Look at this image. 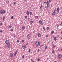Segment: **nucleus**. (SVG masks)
Wrapping results in <instances>:
<instances>
[{"instance_id": "nucleus-1", "label": "nucleus", "mask_w": 62, "mask_h": 62, "mask_svg": "<svg viewBox=\"0 0 62 62\" xmlns=\"http://www.w3.org/2000/svg\"><path fill=\"white\" fill-rule=\"evenodd\" d=\"M35 44L36 46H40V43H39V42L38 41H36L35 42Z\"/></svg>"}, {"instance_id": "nucleus-2", "label": "nucleus", "mask_w": 62, "mask_h": 62, "mask_svg": "<svg viewBox=\"0 0 62 62\" xmlns=\"http://www.w3.org/2000/svg\"><path fill=\"white\" fill-rule=\"evenodd\" d=\"M58 56L59 58H62V55L61 54H59L58 55Z\"/></svg>"}, {"instance_id": "nucleus-3", "label": "nucleus", "mask_w": 62, "mask_h": 62, "mask_svg": "<svg viewBox=\"0 0 62 62\" xmlns=\"http://www.w3.org/2000/svg\"><path fill=\"white\" fill-rule=\"evenodd\" d=\"M9 41L8 40H6L5 41V43L6 44H8L9 43Z\"/></svg>"}, {"instance_id": "nucleus-4", "label": "nucleus", "mask_w": 62, "mask_h": 62, "mask_svg": "<svg viewBox=\"0 0 62 62\" xmlns=\"http://www.w3.org/2000/svg\"><path fill=\"white\" fill-rule=\"evenodd\" d=\"M7 44V46L8 48H9V47H10V43H8Z\"/></svg>"}, {"instance_id": "nucleus-5", "label": "nucleus", "mask_w": 62, "mask_h": 62, "mask_svg": "<svg viewBox=\"0 0 62 62\" xmlns=\"http://www.w3.org/2000/svg\"><path fill=\"white\" fill-rule=\"evenodd\" d=\"M26 14L27 15H28L29 14V11L28 10H27Z\"/></svg>"}, {"instance_id": "nucleus-6", "label": "nucleus", "mask_w": 62, "mask_h": 62, "mask_svg": "<svg viewBox=\"0 0 62 62\" xmlns=\"http://www.w3.org/2000/svg\"><path fill=\"white\" fill-rule=\"evenodd\" d=\"M9 55L10 57H11L12 56H13V54L12 53H10L9 54Z\"/></svg>"}, {"instance_id": "nucleus-7", "label": "nucleus", "mask_w": 62, "mask_h": 62, "mask_svg": "<svg viewBox=\"0 0 62 62\" xmlns=\"http://www.w3.org/2000/svg\"><path fill=\"white\" fill-rule=\"evenodd\" d=\"M22 48L23 49H25V48H26V46L24 45V46H22Z\"/></svg>"}, {"instance_id": "nucleus-8", "label": "nucleus", "mask_w": 62, "mask_h": 62, "mask_svg": "<svg viewBox=\"0 0 62 62\" xmlns=\"http://www.w3.org/2000/svg\"><path fill=\"white\" fill-rule=\"evenodd\" d=\"M46 4L48 7H49V1H47Z\"/></svg>"}, {"instance_id": "nucleus-9", "label": "nucleus", "mask_w": 62, "mask_h": 62, "mask_svg": "<svg viewBox=\"0 0 62 62\" xmlns=\"http://www.w3.org/2000/svg\"><path fill=\"white\" fill-rule=\"evenodd\" d=\"M59 8H57V12L59 13Z\"/></svg>"}, {"instance_id": "nucleus-10", "label": "nucleus", "mask_w": 62, "mask_h": 62, "mask_svg": "<svg viewBox=\"0 0 62 62\" xmlns=\"http://www.w3.org/2000/svg\"><path fill=\"white\" fill-rule=\"evenodd\" d=\"M55 14V12H53L52 14V15L53 16H54Z\"/></svg>"}, {"instance_id": "nucleus-11", "label": "nucleus", "mask_w": 62, "mask_h": 62, "mask_svg": "<svg viewBox=\"0 0 62 62\" xmlns=\"http://www.w3.org/2000/svg\"><path fill=\"white\" fill-rule=\"evenodd\" d=\"M0 13L1 14H3V11L2 10H1L0 11Z\"/></svg>"}, {"instance_id": "nucleus-12", "label": "nucleus", "mask_w": 62, "mask_h": 62, "mask_svg": "<svg viewBox=\"0 0 62 62\" xmlns=\"http://www.w3.org/2000/svg\"><path fill=\"white\" fill-rule=\"evenodd\" d=\"M3 11V13L4 14V13H6V11H5V10H3V11Z\"/></svg>"}, {"instance_id": "nucleus-13", "label": "nucleus", "mask_w": 62, "mask_h": 62, "mask_svg": "<svg viewBox=\"0 0 62 62\" xmlns=\"http://www.w3.org/2000/svg\"><path fill=\"white\" fill-rule=\"evenodd\" d=\"M41 36V35L40 33L38 34V37H40V36Z\"/></svg>"}, {"instance_id": "nucleus-14", "label": "nucleus", "mask_w": 62, "mask_h": 62, "mask_svg": "<svg viewBox=\"0 0 62 62\" xmlns=\"http://www.w3.org/2000/svg\"><path fill=\"white\" fill-rule=\"evenodd\" d=\"M54 39L55 41H56V38L55 37H54Z\"/></svg>"}, {"instance_id": "nucleus-15", "label": "nucleus", "mask_w": 62, "mask_h": 62, "mask_svg": "<svg viewBox=\"0 0 62 62\" xmlns=\"http://www.w3.org/2000/svg\"><path fill=\"white\" fill-rule=\"evenodd\" d=\"M48 7H49V6H47V7L45 6V8H46V9H48Z\"/></svg>"}, {"instance_id": "nucleus-16", "label": "nucleus", "mask_w": 62, "mask_h": 62, "mask_svg": "<svg viewBox=\"0 0 62 62\" xmlns=\"http://www.w3.org/2000/svg\"><path fill=\"white\" fill-rule=\"evenodd\" d=\"M34 23V22L33 21H31L30 22V23L31 24H32V23Z\"/></svg>"}, {"instance_id": "nucleus-17", "label": "nucleus", "mask_w": 62, "mask_h": 62, "mask_svg": "<svg viewBox=\"0 0 62 62\" xmlns=\"http://www.w3.org/2000/svg\"><path fill=\"white\" fill-rule=\"evenodd\" d=\"M33 13V12H30V13H29L30 14V15H31V14H32V13Z\"/></svg>"}, {"instance_id": "nucleus-18", "label": "nucleus", "mask_w": 62, "mask_h": 62, "mask_svg": "<svg viewBox=\"0 0 62 62\" xmlns=\"http://www.w3.org/2000/svg\"><path fill=\"white\" fill-rule=\"evenodd\" d=\"M28 39H31V37L29 36L28 37Z\"/></svg>"}, {"instance_id": "nucleus-19", "label": "nucleus", "mask_w": 62, "mask_h": 62, "mask_svg": "<svg viewBox=\"0 0 62 62\" xmlns=\"http://www.w3.org/2000/svg\"><path fill=\"white\" fill-rule=\"evenodd\" d=\"M53 33H54V31L51 32V34H53Z\"/></svg>"}, {"instance_id": "nucleus-20", "label": "nucleus", "mask_w": 62, "mask_h": 62, "mask_svg": "<svg viewBox=\"0 0 62 62\" xmlns=\"http://www.w3.org/2000/svg\"><path fill=\"white\" fill-rule=\"evenodd\" d=\"M31 50V49H30V48H29V51H28V52L29 53H30Z\"/></svg>"}, {"instance_id": "nucleus-21", "label": "nucleus", "mask_w": 62, "mask_h": 62, "mask_svg": "<svg viewBox=\"0 0 62 62\" xmlns=\"http://www.w3.org/2000/svg\"><path fill=\"white\" fill-rule=\"evenodd\" d=\"M25 28V27H24V26H23L22 27V29H23V30H24Z\"/></svg>"}, {"instance_id": "nucleus-22", "label": "nucleus", "mask_w": 62, "mask_h": 62, "mask_svg": "<svg viewBox=\"0 0 62 62\" xmlns=\"http://www.w3.org/2000/svg\"><path fill=\"white\" fill-rule=\"evenodd\" d=\"M43 29L44 30H46V29L45 28V27H43Z\"/></svg>"}, {"instance_id": "nucleus-23", "label": "nucleus", "mask_w": 62, "mask_h": 62, "mask_svg": "<svg viewBox=\"0 0 62 62\" xmlns=\"http://www.w3.org/2000/svg\"><path fill=\"white\" fill-rule=\"evenodd\" d=\"M54 49L53 50L52 52V53H53V54H54Z\"/></svg>"}, {"instance_id": "nucleus-24", "label": "nucleus", "mask_w": 62, "mask_h": 62, "mask_svg": "<svg viewBox=\"0 0 62 62\" xmlns=\"http://www.w3.org/2000/svg\"><path fill=\"white\" fill-rule=\"evenodd\" d=\"M10 30L11 31H13V29H11Z\"/></svg>"}, {"instance_id": "nucleus-25", "label": "nucleus", "mask_w": 62, "mask_h": 62, "mask_svg": "<svg viewBox=\"0 0 62 62\" xmlns=\"http://www.w3.org/2000/svg\"><path fill=\"white\" fill-rule=\"evenodd\" d=\"M42 23V22L41 21H40L39 22V23L40 24L41 23Z\"/></svg>"}, {"instance_id": "nucleus-26", "label": "nucleus", "mask_w": 62, "mask_h": 62, "mask_svg": "<svg viewBox=\"0 0 62 62\" xmlns=\"http://www.w3.org/2000/svg\"><path fill=\"white\" fill-rule=\"evenodd\" d=\"M35 18H36V19H38V16H35Z\"/></svg>"}, {"instance_id": "nucleus-27", "label": "nucleus", "mask_w": 62, "mask_h": 62, "mask_svg": "<svg viewBox=\"0 0 62 62\" xmlns=\"http://www.w3.org/2000/svg\"><path fill=\"white\" fill-rule=\"evenodd\" d=\"M56 11V9L55 8L54 10V12H55V11Z\"/></svg>"}, {"instance_id": "nucleus-28", "label": "nucleus", "mask_w": 62, "mask_h": 62, "mask_svg": "<svg viewBox=\"0 0 62 62\" xmlns=\"http://www.w3.org/2000/svg\"><path fill=\"white\" fill-rule=\"evenodd\" d=\"M16 54H17V53H16V52H15L14 54V55L15 56H16Z\"/></svg>"}, {"instance_id": "nucleus-29", "label": "nucleus", "mask_w": 62, "mask_h": 62, "mask_svg": "<svg viewBox=\"0 0 62 62\" xmlns=\"http://www.w3.org/2000/svg\"><path fill=\"white\" fill-rule=\"evenodd\" d=\"M19 41H20V40L19 39L17 40V42H19Z\"/></svg>"}, {"instance_id": "nucleus-30", "label": "nucleus", "mask_w": 62, "mask_h": 62, "mask_svg": "<svg viewBox=\"0 0 62 62\" xmlns=\"http://www.w3.org/2000/svg\"><path fill=\"white\" fill-rule=\"evenodd\" d=\"M5 17L4 16L2 18L3 20H4L5 19Z\"/></svg>"}, {"instance_id": "nucleus-31", "label": "nucleus", "mask_w": 62, "mask_h": 62, "mask_svg": "<svg viewBox=\"0 0 62 62\" xmlns=\"http://www.w3.org/2000/svg\"><path fill=\"white\" fill-rule=\"evenodd\" d=\"M55 46L53 45V47H52L53 48H55Z\"/></svg>"}, {"instance_id": "nucleus-32", "label": "nucleus", "mask_w": 62, "mask_h": 62, "mask_svg": "<svg viewBox=\"0 0 62 62\" xmlns=\"http://www.w3.org/2000/svg\"><path fill=\"white\" fill-rule=\"evenodd\" d=\"M12 27V26L11 25H10L9 26V28H11Z\"/></svg>"}, {"instance_id": "nucleus-33", "label": "nucleus", "mask_w": 62, "mask_h": 62, "mask_svg": "<svg viewBox=\"0 0 62 62\" xmlns=\"http://www.w3.org/2000/svg\"><path fill=\"white\" fill-rule=\"evenodd\" d=\"M29 36H30V34H28L27 35V37H29Z\"/></svg>"}, {"instance_id": "nucleus-34", "label": "nucleus", "mask_w": 62, "mask_h": 62, "mask_svg": "<svg viewBox=\"0 0 62 62\" xmlns=\"http://www.w3.org/2000/svg\"><path fill=\"white\" fill-rule=\"evenodd\" d=\"M22 57L23 58H24V55H23L22 56Z\"/></svg>"}, {"instance_id": "nucleus-35", "label": "nucleus", "mask_w": 62, "mask_h": 62, "mask_svg": "<svg viewBox=\"0 0 62 62\" xmlns=\"http://www.w3.org/2000/svg\"><path fill=\"white\" fill-rule=\"evenodd\" d=\"M40 8H42V5H41L40 7Z\"/></svg>"}, {"instance_id": "nucleus-36", "label": "nucleus", "mask_w": 62, "mask_h": 62, "mask_svg": "<svg viewBox=\"0 0 62 62\" xmlns=\"http://www.w3.org/2000/svg\"><path fill=\"white\" fill-rule=\"evenodd\" d=\"M26 45H28V42H27L26 44Z\"/></svg>"}, {"instance_id": "nucleus-37", "label": "nucleus", "mask_w": 62, "mask_h": 62, "mask_svg": "<svg viewBox=\"0 0 62 62\" xmlns=\"http://www.w3.org/2000/svg\"><path fill=\"white\" fill-rule=\"evenodd\" d=\"M27 17H28L27 16H25V18L26 19L27 18Z\"/></svg>"}, {"instance_id": "nucleus-38", "label": "nucleus", "mask_w": 62, "mask_h": 62, "mask_svg": "<svg viewBox=\"0 0 62 62\" xmlns=\"http://www.w3.org/2000/svg\"><path fill=\"white\" fill-rule=\"evenodd\" d=\"M46 29L47 30H48V29H49V27H47L46 28Z\"/></svg>"}, {"instance_id": "nucleus-39", "label": "nucleus", "mask_w": 62, "mask_h": 62, "mask_svg": "<svg viewBox=\"0 0 62 62\" xmlns=\"http://www.w3.org/2000/svg\"><path fill=\"white\" fill-rule=\"evenodd\" d=\"M11 19H13V16H12L11 17Z\"/></svg>"}, {"instance_id": "nucleus-40", "label": "nucleus", "mask_w": 62, "mask_h": 62, "mask_svg": "<svg viewBox=\"0 0 62 62\" xmlns=\"http://www.w3.org/2000/svg\"><path fill=\"white\" fill-rule=\"evenodd\" d=\"M39 60H40V59H39V58L38 59H37V60L38 61H39Z\"/></svg>"}, {"instance_id": "nucleus-41", "label": "nucleus", "mask_w": 62, "mask_h": 62, "mask_svg": "<svg viewBox=\"0 0 62 62\" xmlns=\"http://www.w3.org/2000/svg\"><path fill=\"white\" fill-rule=\"evenodd\" d=\"M24 40H23L22 41V42H24Z\"/></svg>"}, {"instance_id": "nucleus-42", "label": "nucleus", "mask_w": 62, "mask_h": 62, "mask_svg": "<svg viewBox=\"0 0 62 62\" xmlns=\"http://www.w3.org/2000/svg\"><path fill=\"white\" fill-rule=\"evenodd\" d=\"M45 49H47V47L46 46H45Z\"/></svg>"}, {"instance_id": "nucleus-43", "label": "nucleus", "mask_w": 62, "mask_h": 62, "mask_svg": "<svg viewBox=\"0 0 62 62\" xmlns=\"http://www.w3.org/2000/svg\"><path fill=\"white\" fill-rule=\"evenodd\" d=\"M43 23H41V25H43Z\"/></svg>"}, {"instance_id": "nucleus-44", "label": "nucleus", "mask_w": 62, "mask_h": 62, "mask_svg": "<svg viewBox=\"0 0 62 62\" xmlns=\"http://www.w3.org/2000/svg\"><path fill=\"white\" fill-rule=\"evenodd\" d=\"M18 52V50H17L16 51V52L15 53H17V52Z\"/></svg>"}, {"instance_id": "nucleus-45", "label": "nucleus", "mask_w": 62, "mask_h": 62, "mask_svg": "<svg viewBox=\"0 0 62 62\" xmlns=\"http://www.w3.org/2000/svg\"><path fill=\"white\" fill-rule=\"evenodd\" d=\"M2 23H0V25H2Z\"/></svg>"}, {"instance_id": "nucleus-46", "label": "nucleus", "mask_w": 62, "mask_h": 62, "mask_svg": "<svg viewBox=\"0 0 62 62\" xmlns=\"http://www.w3.org/2000/svg\"><path fill=\"white\" fill-rule=\"evenodd\" d=\"M59 24H57V27H59Z\"/></svg>"}, {"instance_id": "nucleus-47", "label": "nucleus", "mask_w": 62, "mask_h": 62, "mask_svg": "<svg viewBox=\"0 0 62 62\" xmlns=\"http://www.w3.org/2000/svg\"><path fill=\"white\" fill-rule=\"evenodd\" d=\"M58 37H57V38H59V35L58 34L57 35Z\"/></svg>"}, {"instance_id": "nucleus-48", "label": "nucleus", "mask_w": 62, "mask_h": 62, "mask_svg": "<svg viewBox=\"0 0 62 62\" xmlns=\"http://www.w3.org/2000/svg\"><path fill=\"white\" fill-rule=\"evenodd\" d=\"M0 32L1 33L2 32V31H0Z\"/></svg>"}, {"instance_id": "nucleus-49", "label": "nucleus", "mask_w": 62, "mask_h": 62, "mask_svg": "<svg viewBox=\"0 0 62 62\" xmlns=\"http://www.w3.org/2000/svg\"><path fill=\"white\" fill-rule=\"evenodd\" d=\"M16 4V3L15 2L14 3V5H15Z\"/></svg>"}, {"instance_id": "nucleus-50", "label": "nucleus", "mask_w": 62, "mask_h": 62, "mask_svg": "<svg viewBox=\"0 0 62 62\" xmlns=\"http://www.w3.org/2000/svg\"><path fill=\"white\" fill-rule=\"evenodd\" d=\"M29 19H30V18H29V17H28V20H29Z\"/></svg>"}, {"instance_id": "nucleus-51", "label": "nucleus", "mask_w": 62, "mask_h": 62, "mask_svg": "<svg viewBox=\"0 0 62 62\" xmlns=\"http://www.w3.org/2000/svg\"><path fill=\"white\" fill-rule=\"evenodd\" d=\"M31 62H32V61H33V59H31Z\"/></svg>"}, {"instance_id": "nucleus-52", "label": "nucleus", "mask_w": 62, "mask_h": 62, "mask_svg": "<svg viewBox=\"0 0 62 62\" xmlns=\"http://www.w3.org/2000/svg\"><path fill=\"white\" fill-rule=\"evenodd\" d=\"M51 1H52V0H49V2H51Z\"/></svg>"}, {"instance_id": "nucleus-53", "label": "nucleus", "mask_w": 62, "mask_h": 62, "mask_svg": "<svg viewBox=\"0 0 62 62\" xmlns=\"http://www.w3.org/2000/svg\"><path fill=\"white\" fill-rule=\"evenodd\" d=\"M38 52H39V49H38Z\"/></svg>"}, {"instance_id": "nucleus-54", "label": "nucleus", "mask_w": 62, "mask_h": 62, "mask_svg": "<svg viewBox=\"0 0 62 62\" xmlns=\"http://www.w3.org/2000/svg\"><path fill=\"white\" fill-rule=\"evenodd\" d=\"M43 46V45H41V47H42V46Z\"/></svg>"}, {"instance_id": "nucleus-55", "label": "nucleus", "mask_w": 62, "mask_h": 62, "mask_svg": "<svg viewBox=\"0 0 62 62\" xmlns=\"http://www.w3.org/2000/svg\"><path fill=\"white\" fill-rule=\"evenodd\" d=\"M46 38H48V35H46Z\"/></svg>"}, {"instance_id": "nucleus-56", "label": "nucleus", "mask_w": 62, "mask_h": 62, "mask_svg": "<svg viewBox=\"0 0 62 62\" xmlns=\"http://www.w3.org/2000/svg\"><path fill=\"white\" fill-rule=\"evenodd\" d=\"M47 60H49V58H47Z\"/></svg>"}, {"instance_id": "nucleus-57", "label": "nucleus", "mask_w": 62, "mask_h": 62, "mask_svg": "<svg viewBox=\"0 0 62 62\" xmlns=\"http://www.w3.org/2000/svg\"><path fill=\"white\" fill-rule=\"evenodd\" d=\"M54 43V42H53L52 44V45H53V43Z\"/></svg>"}, {"instance_id": "nucleus-58", "label": "nucleus", "mask_w": 62, "mask_h": 62, "mask_svg": "<svg viewBox=\"0 0 62 62\" xmlns=\"http://www.w3.org/2000/svg\"><path fill=\"white\" fill-rule=\"evenodd\" d=\"M16 37V36H15H15H14V37L15 38Z\"/></svg>"}, {"instance_id": "nucleus-59", "label": "nucleus", "mask_w": 62, "mask_h": 62, "mask_svg": "<svg viewBox=\"0 0 62 62\" xmlns=\"http://www.w3.org/2000/svg\"><path fill=\"white\" fill-rule=\"evenodd\" d=\"M8 4H9V2L8 1Z\"/></svg>"}, {"instance_id": "nucleus-60", "label": "nucleus", "mask_w": 62, "mask_h": 62, "mask_svg": "<svg viewBox=\"0 0 62 62\" xmlns=\"http://www.w3.org/2000/svg\"><path fill=\"white\" fill-rule=\"evenodd\" d=\"M31 62H34V61H32Z\"/></svg>"}, {"instance_id": "nucleus-61", "label": "nucleus", "mask_w": 62, "mask_h": 62, "mask_svg": "<svg viewBox=\"0 0 62 62\" xmlns=\"http://www.w3.org/2000/svg\"><path fill=\"white\" fill-rule=\"evenodd\" d=\"M59 51V49H58V51Z\"/></svg>"}, {"instance_id": "nucleus-62", "label": "nucleus", "mask_w": 62, "mask_h": 62, "mask_svg": "<svg viewBox=\"0 0 62 62\" xmlns=\"http://www.w3.org/2000/svg\"><path fill=\"white\" fill-rule=\"evenodd\" d=\"M44 3H47V2H44Z\"/></svg>"}, {"instance_id": "nucleus-63", "label": "nucleus", "mask_w": 62, "mask_h": 62, "mask_svg": "<svg viewBox=\"0 0 62 62\" xmlns=\"http://www.w3.org/2000/svg\"><path fill=\"white\" fill-rule=\"evenodd\" d=\"M61 33L62 34V31H61Z\"/></svg>"}, {"instance_id": "nucleus-64", "label": "nucleus", "mask_w": 62, "mask_h": 62, "mask_svg": "<svg viewBox=\"0 0 62 62\" xmlns=\"http://www.w3.org/2000/svg\"><path fill=\"white\" fill-rule=\"evenodd\" d=\"M54 62H57L56 61H54Z\"/></svg>"}]
</instances>
